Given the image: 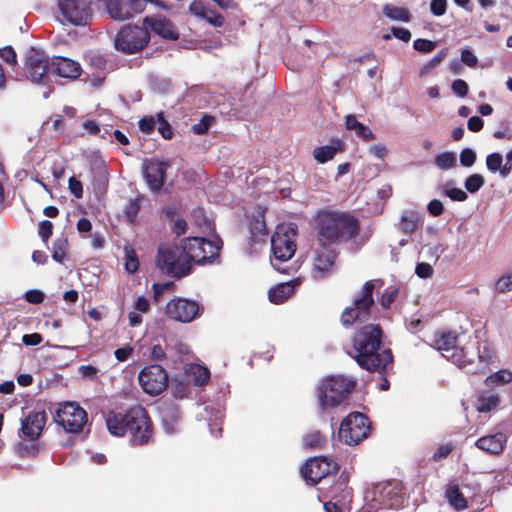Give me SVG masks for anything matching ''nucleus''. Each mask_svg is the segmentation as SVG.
Returning <instances> with one entry per match:
<instances>
[{
    "mask_svg": "<svg viewBox=\"0 0 512 512\" xmlns=\"http://www.w3.org/2000/svg\"><path fill=\"white\" fill-rule=\"evenodd\" d=\"M355 385V379H348L342 375L329 376L321 380L317 387L318 405L321 411L342 404L348 399Z\"/></svg>",
    "mask_w": 512,
    "mask_h": 512,
    "instance_id": "obj_5",
    "label": "nucleus"
},
{
    "mask_svg": "<svg viewBox=\"0 0 512 512\" xmlns=\"http://www.w3.org/2000/svg\"><path fill=\"white\" fill-rule=\"evenodd\" d=\"M50 59L42 49L30 47L25 52L23 76L30 82L46 85L49 82Z\"/></svg>",
    "mask_w": 512,
    "mask_h": 512,
    "instance_id": "obj_11",
    "label": "nucleus"
},
{
    "mask_svg": "<svg viewBox=\"0 0 512 512\" xmlns=\"http://www.w3.org/2000/svg\"><path fill=\"white\" fill-rule=\"evenodd\" d=\"M383 14L393 21H402L407 23L411 20V15L406 8L395 7L390 4L384 5Z\"/></svg>",
    "mask_w": 512,
    "mask_h": 512,
    "instance_id": "obj_37",
    "label": "nucleus"
},
{
    "mask_svg": "<svg viewBox=\"0 0 512 512\" xmlns=\"http://www.w3.org/2000/svg\"><path fill=\"white\" fill-rule=\"evenodd\" d=\"M345 126L347 130L355 131L356 135L365 141L375 138L373 132L363 123L359 122L354 115L346 116Z\"/></svg>",
    "mask_w": 512,
    "mask_h": 512,
    "instance_id": "obj_32",
    "label": "nucleus"
},
{
    "mask_svg": "<svg viewBox=\"0 0 512 512\" xmlns=\"http://www.w3.org/2000/svg\"><path fill=\"white\" fill-rule=\"evenodd\" d=\"M447 55V49H442L439 53H437L432 59H430L426 64H424L420 70L421 75H425L429 73L433 68L437 67L443 59Z\"/></svg>",
    "mask_w": 512,
    "mask_h": 512,
    "instance_id": "obj_45",
    "label": "nucleus"
},
{
    "mask_svg": "<svg viewBox=\"0 0 512 512\" xmlns=\"http://www.w3.org/2000/svg\"><path fill=\"white\" fill-rule=\"evenodd\" d=\"M158 412L165 433L168 435L177 433L180 419L178 406L173 402L164 401L158 405Z\"/></svg>",
    "mask_w": 512,
    "mask_h": 512,
    "instance_id": "obj_24",
    "label": "nucleus"
},
{
    "mask_svg": "<svg viewBox=\"0 0 512 512\" xmlns=\"http://www.w3.org/2000/svg\"><path fill=\"white\" fill-rule=\"evenodd\" d=\"M374 283L367 281L358 296L354 298L351 307H347L341 314V323L348 327L355 322H366L371 317V311L374 306L373 299Z\"/></svg>",
    "mask_w": 512,
    "mask_h": 512,
    "instance_id": "obj_9",
    "label": "nucleus"
},
{
    "mask_svg": "<svg viewBox=\"0 0 512 512\" xmlns=\"http://www.w3.org/2000/svg\"><path fill=\"white\" fill-rule=\"evenodd\" d=\"M144 24L148 30L167 40H177L179 37L173 23L165 18L145 17Z\"/></svg>",
    "mask_w": 512,
    "mask_h": 512,
    "instance_id": "obj_25",
    "label": "nucleus"
},
{
    "mask_svg": "<svg viewBox=\"0 0 512 512\" xmlns=\"http://www.w3.org/2000/svg\"><path fill=\"white\" fill-rule=\"evenodd\" d=\"M415 274L419 278H429L433 275V268L430 264L421 262L416 265Z\"/></svg>",
    "mask_w": 512,
    "mask_h": 512,
    "instance_id": "obj_63",
    "label": "nucleus"
},
{
    "mask_svg": "<svg viewBox=\"0 0 512 512\" xmlns=\"http://www.w3.org/2000/svg\"><path fill=\"white\" fill-rule=\"evenodd\" d=\"M319 245L332 246L345 242L358 234V220L347 213L321 212L317 220Z\"/></svg>",
    "mask_w": 512,
    "mask_h": 512,
    "instance_id": "obj_3",
    "label": "nucleus"
},
{
    "mask_svg": "<svg viewBox=\"0 0 512 512\" xmlns=\"http://www.w3.org/2000/svg\"><path fill=\"white\" fill-rule=\"evenodd\" d=\"M206 22L214 27H222L224 24L223 16L215 10L209 9L206 17L204 18Z\"/></svg>",
    "mask_w": 512,
    "mask_h": 512,
    "instance_id": "obj_58",
    "label": "nucleus"
},
{
    "mask_svg": "<svg viewBox=\"0 0 512 512\" xmlns=\"http://www.w3.org/2000/svg\"><path fill=\"white\" fill-rule=\"evenodd\" d=\"M441 192L443 195L447 196L452 201L464 202L468 198V195L465 191H463L460 188L453 187L452 181L443 184L441 186Z\"/></svg>",
    "mask_w": 512,
    "mask_h": 512,
    "instance_id": "obj_38",
    "label": "nucleus"
},
{
    "mask_svg": "<svg viewBox=\"0 0 512 512\" xmlns=\"http://www.w3.org/2000/svg\"><path fill=\"white\" fill-rule=\"evenodd\" d=\"M337 471V464L326 457L309 459L301 468V475L310 485L318 484L323 478Z\"/></svg>",
    "mask_w": 512,
    "mask_h": 512,
    "instance_id": "obj_16",
    "label": "nucleus"
},
{
    "mask_svg": "<svg viewBox=\"0 0 512 512\" xmlns=\"http://www.w3.org/2000/svg\"><path fill=\"white\" fill-rule=\"evenodd\" d=\"M436 47V43L423 38H418L413 43V48L421 53H429L433 51Z\"/></svg>",
    "mask_w": 512,
    "mask_h": 512,
    "instance_id": "obj_49",
    "label": "nucleus"
},
{
    "mask_svg": "<svg viewBox=\"0 0 512 512\" xmlns=\"http://www.w3.org/2000/svg\"><path fill=\"white\" fill-rule=\"evenodd\" d=\"M56 422L68 433H78L87 422V413L78 404L68 402L56 411Z\"/></svg>",
    "mask_w": 512,
    "mask_h": 512,
    "instance_id": "obj_14",
    "label": "nucleus"
},
{
    "mask_svg": "<svg viewBox=\"0 0 512 512\" xmlns=\"http://www.w3.org/2000/svg\"><path fill=\"white\" fill-rule=\"evenodd\" d=\"M87 59L90 63V65L95 68L96 70H104L106 68V59L103 55L99 53H89L87 55Z\"/></svg>",
    "mask_w": 512,
    "mask_h": 512,
    "instance_id": "obj_54",
    "label": "nucleus"
},
{
    "mask_svg": "<svg viewBox=\"0 0 512 512\" xmlns=\"http://www.w3.org/2000/svg\"><path fill=\"white\" fill-rule=\"evenodd\" d=\"M451 89L458 97L463 98L468 94L469 87L464 80L456 79L452 82Z\"/></svg>",
    "mask_w": 512,
    "mask_h": 512,
    "instance_id": "obj_57",
    "label": "nucleus"
},
{
    "mask_svg": "<svg viewBox=\"0 0 512 512\" xmlns=\"http://www.w3.org/2000/svg\"><path fill=\"white\" fill-rule=\"evenodd\" d=\"M419 214L414 210H406L401 216L399 223L400 230L405 234H412L418 227Z\"/></svg>",
    "mask_w": 512,
    "mask_h": 512,
    "instance_id": "obj_34",
    "label": "nucleus"
},
{
    "mask_svg": "<svg viewBox=\"0 0 512 512\" xmlns=\"http://www.w3.org/2000/svg\"><path fill=\"white\" fill-rule=\"evenodd\" d=\"M156 265L163 274L176 279L187 276L192 269L182 245H161Z\"/></svg>",
    "mask_w": 512,
    "mask_h": 512,
    "instance_id": "obj_6",
    "label": "nucleus"
},
{
    "mask_svg": "<svg viewBox=\"0 0 512 512\" xmlns=\"http://www.w3.org/2000/svg\"><path fill=\"white\" fill-rule=\"evenodd\" d=\"M53 225L49 220H43L39 224V236L46 243L52 235Z\"/></svg>",
    "mask_w": 512,
    "mask_h": 512,
    "instance_id": "obj_61",
    "label": "nucleus"
},
{
    "mask_svg": "<svg viewBox=\"0 0 512 512\" xmlns=\"http://www.w3.org/2000/svg\"><path fill=\"white\" fill-rule=\"evenodd\" d=\"M25 300L31 304H40L44 300V293L37 289L28 290L25 293Z\"/></svg>",
    "mask_w": 512,
    "mask_h": 512,
    "instance_id": "obj_62",
    "label": "nucleus"
},
{
    "mask_svg": "<svg viewBox=\"0 0 512 512\" xmlns=\"http://www.w3.org/2000/svg\"><path fill=\"white\" fill-rule=\"evenodd\" d=\"M157 122H158V131L162 135L164 139L172 138V128L171 125L165 120L162 113L157 114Z\"/></svg>",
    "mask_w": 512,
    "mask_h": 512,
    "instance_id": "obj_51",
    "label": "nucleus"
},
{
    "mask_svg": "<svg viewBox=\"0 0 512 512\" xmlns=\"http://www.w3.org/2000/svg\"><path fill=\"white\" fill-rule=\"evenodd\" d=\"M344 150V143L340 139H333L330 145L317 147L313 150V156L319 163H326L337 154Z\"/></svg>",
    "mask_w": 512,
    "mask_h": 512,
    "instance_id": "obj_28",
    "label": "nucleus"
},
{
    "mask_svg": "<svg viewBox=\"0 0 512 512\" xmlns=\"http://www.w3.org/2000/svg\"><path fill=\"white\" fill-rule=\"evenodd\" d=\"M189 381L182 376H175L171 379L169 388L172 395L177 399H183L188 396L189 393Z\"/></svg>",
    "mask_w": 512,
    "mask_h": 512,
    "instance_id": "obj_36",
    "label": "nucleus"
},
{
    "mask_svg": "<svg viewBox=\"0 0 512 512\" xmlns=\"http://www.w3.org/2000/svg\"><path fill=\"white\" fill-rule=\"evenodd\" d=\"M485 183V179L480 174H472L468 176L464 182L465 189L469 193L478 192Z\"/></svg>",
    "mask_w": 512,
    "mask_h": 512,
    "instance_id": "obj_43",
    "label": "nucleus"
},
{
    "mask_svg": "<svg viewBox=\"0 0 512 512\" xmlns=\"http://www.w3.org/2000/svg\"><path fill=\"white\" fill-rule=\"evenodd\" d=\"M126 434L133 446L146 445L152 439L153 431L147 411L142 406H134L125 413Z\"/></svg>",
    "mask_w": 512,
    "mask_h": 512,
    "instance_id": "obj_7",
    "label": "nucleus"
},
{
    "mask_svg": "<svg viewBox=\"0 0 512 512\" xmlns=\"http://www.w3.org/2000/svg\"><path fill=\"white\" fill-rule=\"evenodd\" d=\"M365 498L375 503L373 508H394L400 504V497L390 482L373 485L371 489L367 490Z\"/></svg>",
    "mask_w": 512,
    "mask_h": 512,
    "instance_id": "obj_19",
    "label": "nucleus"
},
{
    "mask_svg": "<svg viewBox=\"0 0 512 512\" xmlns=\"http://www.w3.org/2000/svg\"><path fill=\"white\" fill-rule=\"evenodd\" d=\"M459 160L462 166L471 167L476 161V153L471 148H465L460 152Z\"/></svg>",
    "mask_w": 512,
    "mask_h": 512,
    "instance_id": "obj_52",
    "label": "nucleus"
},
{
    "mask_svg": "<svg viewBox=\"0 0 512 512\" xmlns=\"http://www.w3.org/2000/svg\"><path fill=\"white\" fill-rule=\"evenodd\" d=\"M0 58H2L8 65H15L16 53L11 46L0 48Z\"/></svg>",
    "mask_w": 512,
    "mask_h": 512,
    "instance_id": "obj_59",
    "label": "nucleus"
},
{
    "mask_svg": "<svg viewBox=\"0 0 512 512\" xmlns=\"http://www.w3.org/2000/svg\"><path fill=\"white\" fill-rule=\"evenodd\" d=\"M369 431L368 418L360 412H353L341 422L338 437L345 444L353 446L365 439Z\"/></svg>",
    "mask_w": 512,
    "mask_h": 512,
    "instance_id": "obj_13",
    "label": "nucleus"
},
{
    "mask_svg": "<svg viewBox=\"0 0 512 512\" xmlns=\"http://www.w3.org/2000/svg\"><path fill=\"white\" fill-rule=\"evenodd\" d=\"M139 266L138 258L133 250L126 251L125 269L128 273H134Z\"/></svg>",
    "mask_w": 512,
    "mask_h": 512,
    "instance_id": "obj_55",
    "label": "nucleus"
},
{
    "mask_svg": "<svg viewBox=\"0 0 512 512\" xmlns=\"http://www.w3.org/2000/svg\"><path fill=\"white\" fill-rule=\"evenodd\" d=\"M183 375L189 383L193 382L196 386H202L210 379V371L206 367L195 363L186 364Z\"/></svg>",
    "mask_w": 512,
    "mask_h": 512,
    "instance_id": "obj_27",
    "label": "nucleus"
},
{
    "mask_svg": "<svg viewBox=\"0 0 512 512\" xmlns=\"http://www.w3.org/2000/svg\"><path fill=\"white\" fill-rule=\"evenodd\" d=\"M138 380L143 391L149 395H159L168 387L167 372L157 364L143 368Z\"/></svg>",
    "mask_w": 512,
    "mask_h": 512,
    "instance_id": "obj_15",
    "label": "nucleus"
},
{
    "mask_svg": "<svg viewBox=\"0 0 512 512\" xmlns=\"http://www.w3.org/2000/svg\"><path fill=\"white\" fill-rule=\"evenodd\" d=\"M165 314L172 320L190 323L200 315V307L195 301L185 298H174L166 304Z\"/></svg>",
    "mask_w": 512,
    "mask_h": 512,
    "instance_id": "obj_17",
    "label": "nucleus"
},
{
    "mask_svg": "<svg viewBox=\"0 0 512 512\" xmlns=\"http://www.w3.org/2000/svg\"><path fill=\"white\" fill-rule=\"evenodd\" d=\"M495 290L498 293H505L512 290V272L500 277L495 283Z\"/></svg>",
    "mask_w": 512,
    "mask_h": 512,
    "instance_id": "obj_48",
    "label": "nucleus"
},
{
    "mask_svg": "<svg viewBox=\"0 0 512 512\" xmlns=\"http://www.w3.org/2000/svg\"><path fill=\"white\" fill-rule=\"evenodd\" d=\"M324 438L322 437L319 431H313L306 434L303 438V444L306 448H319L322 446L324 442Z\"/></svg>",
    "mask_w": 512,
    "mask_h": 512,
    "instance_id": "obj_44",
    "label": "nucleus"
},
{
    "mask_svg": "<svg viewBox=\"0 0 512 512\" xmlns=\"http://www.w3.org/2000/svg\"><path fill=\"white\" fill-rule=\"evenodd\" d=\"M381 340L379 325H365L355 333L350 355L365 370L383 371L393 362V355L390 349H381Z\"/></svg>",
    "mask_w": 512,
    "mask_h": 512,
    "instance_id": "obj_2",
    "label": "nucleus"
},
{
    "mask_svg": "<svg viewBox=\"0 0 512 512\" xmlns=\"http://www.w3.org/2000/svg\"><path fill=\"white\" fill-rule=\"evenodd\" d=\"M46 420L47 414L44 410L31 411L21 418L20 433L24 438L35 441L40 437L45 427Z\"/></svg>",
    "mask_w": 512,
    "mask_h": 512,
    "instance_id": "obj_22",
    "label": "nucleus"
},
{
    "mask_svg": "<svg viewBox=\"0 0 512 512\" xmlns=\"http://www.w3.org/2000/svg\"><path fill=\"white\" fill-rule=\"evenodd\" d=\"M50 69L53 74L70 80H75L81 75V65L67 57L54 56L50 59Z\"/></svg>",
    "mask_w": 512,
    "mask_h": 512,
    "instance_id": "obj_23",
    "label": "nucleus"
},
{
    "mask_svg": "<svg viewBox=\"0 0 512 512\" xmlns=\"http://www.w3.org/2000/svg\"><path fill=\"white\" fill-rule=\"evenodd\" d=\"M486 167L490 172H492V173L498 172L501 175V170H503V168H504L503 156L498 152H494V153L487 155Z\"/></svg>",
    "mask_w": 512,
    "mask_h": 512,
    "instance_id": "obj_41",
    "label": "nucleus"
},
{
    "mask_svg": "<svg viewBox=\"0 0 512 512\" xmlns=\"http://www.w3.org/2000/svg\"><path fill=\"white\" fill-rule=\"evenodd\" d=\"M336 257L337 251L333 246L320 245L314 258V278L322 279L329 275L333 271Z\"/></svg>",
    "mask_w": 512,
    "mask_h": 512,
    "instance_id": "obj_20",
    "label": "nucleus"
},
{
    "mask_svg": "<svg viewBox=\"0 0 512 512\" xmlns=\"http://www.w3.org/2000/svg\"><path fill=\"white\" fill-rule=\"evenodd\" d=\"M189 11L198 18L204 19L209 11L204 2L196 0L189 6Z\"/></svg>",
    "mask_w": 512,
    "mask_h": 512,
    "instance_id": "obj_53",
    "label": "nucleus"
},
{
    "mask_svg": "<svg viewBox=\"0 0 512 512\" xmlns=\"http://www.w3.org/2000/svg\"><path fill=\"white\" fill-rule=\"evenodd\" d=\"M214 122V117L204 115L198 123L192 126V131L197 135H203L207 132L211 124Z\"/></svg>",
    "mask_w": 512,
    "mask_h": 512,
    "instance_id": "obj_46",
    "label": "nucleus"
},
{
    "mask_svg": "<svg viewBox=\"0 0 512 512\" xmlns=\"http://www.w3.org/2000/svg\"><path fill=\"white\" fill-rule=\"evenodd\" d=\"M67 247H68L67 239H65L63 237L56 239L54 241L53 247H52L53 260L58 263H62L66 256Z\"/></svg>",
    "mask_w": 512,
    "mask_h": 512,
    "instance_id": "obj_40",
    "label": "nucleus"
},
{
    "mask_svg": "<svg viewBox=\"0 0 512 512\" xmlns=\"http://www.w3.org/2000/svg\"><path fill=\"white\" fill-rule=\"evenodd\" d=\"M500 404V398L496 394L481 393L477 399L476 410L480 413H487Z\"/></svg>",
    "mask_w": 512,
    "mask_h": 512,
    "instance_id": "obj_35",
    "label": "nucleus"
},
{
    "mask_svg": "<svg viewBox=\"0 0 512 512\" xmlns=\"http://www.w3.org/2000/svg\"><path fill=\"white\" fill-rule=\"evenodd\" d=\"M294 291V284L292 281L279 283L272 287L268 292L270 302L280 304L288 299Z\"/></svg>",
    "mask_w": 512,
    "mask_h": 512,
    "instance_id": "obj_30",
    "label": "nucleus"
},
{
    "mask_svg": "<svg viewBox=\"0 0 512 512\" xmlns=\"http://www.w3.org/2000/svg\"><path fill=\"white\" fill-rule=\"evenodd\" d=\"M461 61L468 67H475L478 63L476 55L468 48L461 51Z\"/></svg>",
    "mask_w": 512,
    "mask_h": 512,
    "instance_id": "obj_64",
    "label": "nucleus"
},
{
    "mask_svg": "<svg viewBox=\"0 0 512 512\" xmlns=\"http://www.w3.org/2000/svg\"><path fill=\"white\" fill-rule=\"evenodd\" d=\"M149 0H104L111 18L124 21L144 11Z\"/></svg>",
    "mask_w": 512,
    "mask_h": 512,
    "instance_id": "obj_18",
    "label": "nucleus"
},
{
    "mask_svg": "<svg viewBox=\"0 0 512 512\" xmlns=\"http://www.w3.org/2000/svg\"><path fill=\"white\" fill-rule=\"evenodd\" d=\"M297 226L295 224H279L271 236V264L281 273H288L282 264L292 258L296 252Z\"/></svg>",
    "mask_w": 512,
    "mask_h": 512,
    "instance_id": "obj_4",
    "label": "nucleus"
},
{
    "mask_svg": "<svg viewBox=\"0 0 512 512\" xmlns=\"http://www.w3.org/2000/svg\"><path fill=\"white\" fill-rule=\"evenodd\" d=\"M457 164L456 154L446 151L435 157V165L441 170H450Z\"/></svg>",
    "mask_w": 512,
    "mask_h": 512,
    "instance_id": "obj_39",
    "label": "nucleus"
},
{
    "mask_svg": "<svg viewBox=\"0 0 512 512\" xmlns=\"http://www.w3.org/2000/svg\"><path fill=\"white\" fill-rule=\"evenodd\" d=\"M150 41V32L143 23L139 25H126L115 36L114 46L125 54H135L142 51Z\"/></svg>",
    "mask_w": 512,
    "mask_h": 512,
    "instance_id": "obj_10",
    "label": "nucleus"
},
{
    "mask_svg": "<svg viewBox=\"0 0 512 512\" xmlns=\"http://www.w3.org/2000/svg\"><path fill=\"white\" fill-rule=\"evenodd\" d=\"M250 240L252 243L264 242L267 237L264 212L258 211L250 221Z\"/></svg>",
    "mask_w": 512,
    "mask_h": 512,
    "instance_id": "obj_29",
    "label": "nucleus"
},
{
    "mask_svg": "<svg viewBox=\"0 0 512 512\" xmlns=\"http://www.w3.org/2000/svg\"><path fill=\"white\" fill-rule=\"evenodd\" d=\"M68 188L71 194L80 199L83 196V186L82 183L77 180L75 177H70L68 181Z\"/></svg>",
    "mask_w": 512,
    "mask_h": 512,
    "instance_id": "obj_60",
    "label": "nucleus"
},
{
    "mask_svg": "<svg viewBox=\"0 0 512 512\" xmlns=\"http://www.w3.org/2000/svg\"><path fill=\"white\" fill-rule=\"evenodd\" d=\"M435 347L443 357L469 374H485L494 358L493 350L486 344L482 348L478 343L471 349L460 347L457 336L452 332L441 334L435 340Z\"/></svg>",
    "mask_w": 512,
    "mask_h": 512,
    "instance_id": "obj_1",
    "label": "nucleus"
},
{
    "mask_svg": "<svg viewBox=\"0 0 512 512\" xmlns=\"http://www.w3.org/2000/svg\"><path fill=\"white\" fill-rule=\"evenodd\" d=\"M168 163L156 159L145 160L142 165L143 176L153 192H158L164 185Z\"/></svg>",
    "mask_w": 512,
    "mask_h": 512,
    "instance_id": "obj_21",
    "label": "nucleus"
},
{
    "mask_svg": "<svg viewBox=\"0 0 512 512\" xmlns=\"http://www.w3.org/2000/svg\"><path fill=\"white\" fill-rule=\"evenodd\" d=\"M446 10H447V0H431L430 12L434 16L440 17L446 13Z\"/></svg>",
    "mask_w": 512,
    "mask_h": 512,
    "instance_id": "obj_56",
    "label": "nucleus"
},
{
    "mask_svg": "<svg viewBox=\"0 0 512 512\" xmlns=\"http://www.w3.org/2000/svg\"><path fill=\"white\" fill-rule=\"evenodd\" d=\"M105 422L110 434L118 437L126 434L125 413L111 414L106 418Z\"/></svg>",
    "mask_w": 512,
    "mask_h": 512,
    "instance_id": "obj_33",
    "label": "nucleus"
},
{
    "mask_svg": "<svg viewBox=\"0 0 512 512\" xmlns=\"http://www.w3.org/2000/svg\"><path fill=\"white\" fill-rule=\"evenodd\" d=\"M140 209L138 199H131L124 209V214L129 222H134Z\"/></svg>",
    "mask_w": 512,
    "mask_h": 512,
    "instance_id": "obj_50",
    "label": "nucleus"
},
{
    "mask_svg": "<svg viewBox=\"0 0 512 512\" xmlns=\"http://www.w3.org/2000/svg\"><path fill=\"white\" fill-rule=\"evenodd\" d=\"M507 442L506 435L503 433H496L479 438L475 445L480 450L490 454H500Z\"/></svg>",
    "mask_w": 512,
    "mask_h": 512,
    "instance_id": "obj_26",
    "label": "nucleus"
},
{
    "mask_svg": "<svg viewBox=\"0 0 512 512\" xmlns=\"http://www.w3.org/2000/svg\"><path fill=\"white\" fill-rule=\"evenodd\" d=\"M222 241H208L204 237H189L183 240L182 247L187 255L190 265L192 262L196 264L212 263L218 256Z\"/></svg>",
    "mask_w": 512,
    "mask_h": 512,
    "instance_id": "obj_12",
    "label": "nucleus"
},
{
    "mask_svg": "<svg viewBox=\"0 0 512 512\" xmlns=\"http://www.w3.org/2000/svg\"><path fill=\"white\" fill-rule=\"evenodd\" d=\"M445 498L449 505L456 511H463L468 507L467 500L465 499L457 484H451L447 488L445 492Z\"/></svg>",
    "mask_w": 512,
    "mask_h": 512,
    "instance_id": "obj_31",
    "label": "nucleus"
},
{
    "mask_svg": "<svg viewBox=\"0 0 512 512\" xmlns=\"http://www.w3.org/2000/svg\"><path fill=\"white\" fill-rule=\"evenodd\" d=\"M91 2L88 0H57L56 20L62 25L85 26L92 18Z\"/></svg>",
    "mask_w": 512,
    "mask_h": 512,
    "instance_id": "obj_8",
    "label": "nucleus"
},
{
    "mask_svg": "<svg viewBox=\"0 0 512 512\" xmlns=\"http://www.w3.org/2000/svg\"><path fill=\"white\" fill-rule=\"evenodd\" d=\"M400 290V285L387 287L381 296L382 307L385 309L389 308L391 304L397 299Z\"/></svg>",
    "mask_w": 512,
    "mask_h": 512,
    "instance_id": "obj_42",
    "label": "nucleus"
},
{
    "mask_svg": "<svg viewBox=\"0 0 512 512\" xmlns=\"http://www.w3.org/2000/svg\"><path fill=\"white\" fill-rule=\"evenodd\" d=\"M488 381L496 384L509 383L512 381V372L509 370H499L487 377L486 382Z\"/></svg>",
    "mask_w": 512,
    "mask_h": 512,
    "instance_id": "obj_47",
    "label": "nucleus"
}]
</instances>
